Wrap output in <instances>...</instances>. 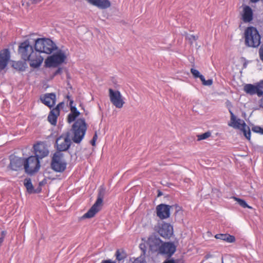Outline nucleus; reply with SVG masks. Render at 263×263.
I'll use <instances>...</instances> for the list:
<instances>
[{
  "instance_id": "1",
  "label": "nucleus",
  "mask_w": 263,
  "mask_h": 263,
  "mask_svg": "<svg viewBox=\"0 0 263 263\" xmlns=\"http://www.w3.org/2000/svg\"><path fill=\"white\" fill-rule=\"evenodd\" d=\"M18 53L22 60L29 61L30 66L34 68L40 67L43 61L40 54L34 51L33 46L28 39L19 44Z\"/></svg>"
},
{
  "instance_id": "2",
  "label": "nucleus",
  "mask_w": 263,
  "mask_h": 263,
  "mask_svg": "<svg viewBox=\"0 0 263 263\" xmlns=\"http://www.w3.org/2000/svg\"><path fill=\"white\" fill-rule=\"evenodd\" d=\"M87 130V124L84 118L78 119L72 124L69 132L71 139L76 143H80L83 139Z\"/></svg>"
},
{
  "instance_id": "3",
  "label": "nucleus",
  "mask_w": 263,
  "mask_h": 263,
  "mask_svg": "<svg viewBox=\"0 0 263 263\" xmlns=\"http://www.w3.org/2000/svg\"><path fill=\"white\" fill-rule=\"evenodd\" d=\"M245 44L249 47H258L261 43V36L255 27H249L245 31Z\"/></svg>"
},
{
  "instance_id": "4",
  "label": "nucleus",
  "mask_w": 263,
  "mask_h": 263,
  "mask_svg": "<svg viewBox=\"0 0 263 263\" xmlns=\"http://www.w3.org/2000/svg\"><path fill=\"white\" fill-rule=\"evenodd\" d=\"M34 47L36 53L50 54L57 49L55 44L50 39L38 38L34 40Z\"/></svg>"
},
{
  "instance_id": "5",
  "label": "nucleus",
  "mask_w": 263,
  "mask_h": 263,
  "mask_svg": "<svg viewBox=\"0 0 263 263\" xmlns=\"http://www.w3.org/2000/svg\"><path fill=\"white\" fill-rule=\"evenodd\" d=\"M105 193V188L102 186H100L96 201L87 212L83 215L81 219L92 218L100 210V206L102 204Z\"/></svg>"
},
{
  "instance_id": "6",
  "label": "nucleus",
  "mask_w": 263,
  "mask_h": 263,
  "mask_svg": "<svg viewBox=\"0 0 263 263\" xmlns=\"http://www.w3.org/2000/svg\"><path fill=\"white\" fill-rule=\"evenodd\" d=\"M40 168V162L37 157L31 156L24 158V170L26 173L32 175Z\"/></svg>"
},
{
  "instance_id": "7",
  "label": "nucleus",
  "mask_w": 263,
  "mask_h": 263,
  "mask_svg": "<svg viewBox=\"0 0 263 263\" xmlns=\"http://www.w3.org/2000/svg\"><path fill=\"white\" fill-rule=\"evenodd\" d=\"M229 112L231 115V120L232 123H229V125L238 128H240V125H241V130L243 132L244 136L247 139L250 140L251 133L249 127L246 125L243 120L239 119L236 120L235 116L231 109H229Z\"/></svg>"
},
{
  "instance_id": "8",
  "label": "nucleus",
  "mask_w": 263,
  "mask_h": 263,
  "mask_svg": "<svg viewBox=\"0 0 263 263\" xmlns=\"http://www.w3.org/2000/svg\"><path fill=\"white\" fill-rule=\"evenodd\" d=\"M63 154L60 152H55L52 158L51 162V167L56 172H63L66 168L67 163L62 161Z\"/></svg>"
},
{
  "instance_id": "9",
  "label": "nucleus",
  "mask_w": 263,
  "mask_h": 263,
  "mask_svg": "<svg viewBox=\"0 0 263 263\" xmlns=\"http://www.w3.org/2000/svg\"><path fill=\"white\" fill-rule=\"evenodd\" d=\"M66 59L65 53L60 50L52 55L49 56L45 61V64L47 67H57L63 63Z\"/></svg>"
},
{
  "instance_id": "10",
  "label": "nucleus",
  "mask_w": 263,
  "mask_h": 263,
  "mask_svg": "<svg viewBox=\"0 0 263 263\" xmlns=\"http://www.w3.org/2000/svg\"><path fill=\"white\" fill-rule=\"evenodd\" d=\"M71 144L70 133L67 132L66 136L62 135L57 139L55 141L56 147L58 151L57 152L61 153V152L68 150Z\"/></svg>"
},
{
  "instance_id": "11",
  "label": "nucleus",
  "mask_w": 263,
  "mask_h": 263,
  "mask_svg": "<svg viewBox=\"0 0 263 263\" xmlns=\"http://www.w3.org/2000/svg\"><path fill=\"white\" fill-rule=\"evenodd\" d=\"M109 96L110 102L117 108H121L123 107L124 102L122 98V95L118 90L115 91L110 88Z\"/></svg>"
},
{
  "instance_id": "12",
  "label": "nucleus",
  "mask_w": 263,
  "mask_h": 263,
  "mask_svg": "<svg viewBox=\"0 0 263 263\" xmlns=\"http://www.w3.org/2000/svg\"><path fill=\"white\" fill-rule=\"evenodd\" d=\"M8 167L14 171L22 170L23 167H24V158L11 156L10 157V163Z\"/></svg>"
},
{
  "instance_id": "13",
  "label": "nucleus",
  "mask_w": 263,
  "mask_h": 263,
  "mask_svg": "<svg viewBox=\"0 0 263 263\" xmlns=\"http://www.w3.org/2000/svg\"><path fill=\"white\" fill-rule=\"evenodd\" d=\"M147 243L149 246V250L152 252H158L162 241L158 236L155 235H152L148 237Z\"/></svg>"
},
{
  "instance_id": "14",
  "label": "nucleus",
  "mask_w": 263,
  "mask_h": 263,
  "mask_svg": "<svg viewBox=\"0 0 263 263\" xmlns=\"http://www.w3.org/2000/svg\"><path fill=\"white\" fill-rule=\"evenodd\" d=\"M176 250V247L173 242H162L158 253L161 254H166L170 258L173 255Z\"/></svg>"
},
{
  "instance_id": "15",
  "label": "nucleus",
  "mask_w": 263,
  "mask_h": 263,
  "mask_svg": "<svg viewBox=\"0 0 263 263\" xmlns=\"http://www.w3.org/2000/svg\"><path fill=\"white\" fill-rule=\"evenodd\" d=\"M158 232L162 237L170 238L173 234V228L170 224L163 222L159 227Z\"/></svg>"
},
{
  "instance_id": "16",
  "label": "nucleus",
  "mask_w": 263,
  "mask_h": 263,
  "mask_svg": "<svg viewBox=\"0 0 263 263\" xmlns=\"http://www.w3.org/2000/svg\"><path fill=\"white\" fill-rule=\"evenodd\" d=\"M172 206L164 204H160L157 206L156 212L157 216L161 219L167 218L170 216V209Z\"/></svg>"
},
{
  "instance_id": "17",
  "label": "nucleus",
  "mask_w": 263,
  "mask_h": 263,
  "mask_svg": "<svg viewBox=\"0 0 263 263\" xmlns=\"http://www.w3.org/2000/svg\"><path fill=\"white\" fill-rule=\"evenodd\" d=\"M10 58V52L9 49L6 48L0 51V72L7 66Z\"/></svg>"
},
{
  "instance_id": "18",
  "label": "nucleus",
  "mask_w": 263,
  "mask_h": 263,
  "mask_svg": "<svg viewBox=\"0 0 263 263\" xmlns=\"http://www.w3.org/2000/svg\"><path fill=\"white\" fill-rule=\"evenodd\" d=\"M35 157L38 159H42L47 156L49 154V151L46 146L43 143H38L33 146Z\"/></svg>"
},
{
  "instance_id": "19",
  "label": "nucleus",
  "mask_w": 263,
  "mask_h": 263,
  "mask_svg": "<svg viewBox=\"0 0 263 263\" xmlns=\"http://www.w3.org/2000/svg\"><path fill=\"white\" fill-rule=\"evenodd\" d=\"M40 99L43 104L51 108L55 104L56 96L54 93H48L41 97Z\"/></svg>"
},
{
  "instance_id": "20",
  "label": "nucleus",
  "mask_w": 263,
  "mask_h": 263,
  "mask_svg": "<svg viewBox=\"0 0 263 263\" xmlns=\"http://www.w3.org/2000/svg\"><path fill=\"white\" fill-rule=\"evenodd\" d=\"M243 90L247 93L250 95L257 94L258 97L263 95V91L262 90H258V88L252 84H245L243 87Z\"/></svg>"
},
{
  "instance_id": "21",
  "label": "nucleus",
  "mask_w": 263,
  "mask_h": 263,
  "mask_svg": "<svg viewBox=\"0 0 263 263\" xmlns=\"http://www.w3.org/2000/svg\"><path fill=\"white\" fill-rule=\"evenodd\" d=\"M242 20L245 23L250 22L253 20V11L250 6H243Z\"/></svg>"
},
{
  "instance_id": "22",
  "label": "nucleus",
  "mask_w": 263,
  "mask_h": 263,
  "mask_svg": "<svg viewBox=\"0 0 263 263\" xmlns=\"http://www.w3.org/2000/svg\"><path fill=\"white\" fill-rule=\"evenodd\" d=\"M90 4L102 9L110 7V3L108 0H86Z\"/></svg>"
},
{
  "instance_id": "23",
  "label": "nucleus",
  "mask_w": 263,
  "mask_h": 263,
  "mask_svg": "<svg viewBox=\"0 0 263 263\" xmlns=\"http://www.w3.org/2000/svg\"><path fill=\"white\" fill-rule=\"evenodd\" d=\"M60 113L58 109H52L49 112L48 116V121L53 125H55L57 122V119Z\"/></svg>"
},
{
  "instance_id": "24",
  "label": "nucleus",
  "mask_w": 263,
  "mask_h": 263,
  "mask_svg": "<svg viewBox=\"0 0 263 263\" xmlns=\"http://www.w3.org/2000/svg\"><path fill=\"white\" fill-rule=\"evenodd\" d=\"M215 237L216 239H221L230 243L235 241V237L229 234H218L215 235Z\"/></svg>"
},
{
  "instance_id": "25",
  "label": "nucleus",
  "mask_w": 263,
  "mask_h": 263,
  "mask_svg": "<svg viewBox=\"0 0 263 263\" xmlns=\"http://www.w3.org/2000/svg\"><path fill=\"white\" fill-rule=\"evenodd\" d=\"M24 185L27 189V192L30 193H36L31 182V179L29 178H26L24 181Z\"/></svg>"
},
{
  "instance_id": "26",
  "label": "nucleus",
  "mask_w": 263,
  "mask_h": 263,
  "mask_svg": "<svg viewBox=\"0 0 263 263\" xmlns=\"http://www.w3.org/2000/svg\"><path fill=\"white\" fill-rule=\"evenodd\" d=\"M259 54L260 60L263 62V44L259 50ZM256 86L258 88V90H261L263 88V80L257 83Z\"/></svg>"
},
{
  "instance_id": "27",
  "label": "nucleus",
  "mask_w": 263,
  "mask_h": 263,
  "mask_svg": "<svg viewBox=\"0 0 263 263\" xmlns=\"http://www.w3.org/2000/svg\"><path fill=\"white\" fill-rule=\"evenodd\" d=\"M116 256L118 261H121L126 257V254L123 250H117L116 252Z\"/></svg>"
},
{
  "instance_id": "28",
  "label": "nucleus",
  "mask_w": 263,
  "mask_h": 263,
  "mask_svg": "<svg viewBox=\"0 0 263 263\" xmlns=\"http://www.w3.org/2000/svg\"><path fill=\"white\" fill-rule=\"evenodd\" d=\"M233 198L235 199V200L237 201L238 203L242 208L252 209V207L249 206L244 200L235 197H233Z\"/></svg>"
},
{
  "instance_id": "29",
  "label": "nucleus",
  "mask_w": 263,
  "mask_h": 263,
  "mask_svg": "<svg viewBox=\"0 0 263 263\" xmlns=\"http://www.w3.org/2000/svg\"><path fill=\"white\" fill-rule=\"evenodd\" d=\"M80 114H78L73 112H70L67 117V122L70 123L72 122H75L77 120L76 118L79 116Z\"/></svg>"
},
{
  "instance_id": "30",
  "label": "nucleus",
  "mask_w": 263,
  "mask_h": 263,
  "mask_svg": "<svg viewBox=\"0 0 263 263\" xmlns=\"http://www.w3.org/2000/svg\"><path fill=\"white\" fill-rule=\"evenodd\" d=\"M12 66L14 68L17 69L20 71H23L24 70V64L21 61L14 62L12 65Z\"/></svg>"
},
{
  "instance_id": "31",
  "label": "nucleus",
  "mask_w": 263,
  "mask_h": 263,
  "mask_svg": "<svg viewBox=\"0 0 263 263\" xmlns=\"http://www.w3.org/2000/svg\"><path fill=\"white\" fill-rule=\"evenodd\" d=\"M211 136V133L210 132H205L202 134L197 135V141H201L209 138Z\"/></svg>"
},
{
  "instance_id": "32",
  "label": "nucleus",
  "mask_w": 263,
  "mask_h": 263,
  "mask_svg": "<svg viewBox=\"0 0 263 263\" xmlns=\"http://www.w3.org/2000/svg\"><path fill=\"white\" fill-rule=\"evenodd\" d=\"M252 130L253 132L255 133H259L261 134L263 130V128L258 126H255L252 128Z\"/></svg>"
},
{
  "instance_id": "33",
  "label": "nucleus",
  "mask_w": 263,
  "mask_h": 263,
  "mask_svg": "<svg viewBox=\"0 0 263 263\" xmlns=\"http://www.w3.org/2000/svg\"><path fill=\"white\" fill-rule=\"evenodd\" d=\"M191 72L195 78H198V77L201 74L198 70L195 69L194 68L191 69Z\"/></svg>"
},
{
  "instance_id": "34",
  "label": "nucleus",
  "mask_w": 263,
  "mask_h": 263,
  "mask_svg": "<svg viewBox=\"0 0 263 263\" xmlns=\"http://www.w3.org/2000/svg\"><path fill=\"white\" fill-rule=\"evenodd\" d=\"M98 138L97 133L96 132L95 135L93 136L92 139L90 141V143L92 146H95L96 145V142Z\"/></svg>"
},
{
  "instance_id": "35",
  "label": "nucleus",
  "mask_w": 263,
  "mask_h": 263,
  "mask_svg": "<svg viewBox=\"0 0 263 263\" xmlns=\"http://www.w3.org/2000/svg\"><path fill=\"white\" fill-rule=\"evenodd\" d=\"M64 103L63 102H60L58 105L53 109H58L59 112L60 113V108H63L64 107Z\"/></svg>"
},
{
  "instance_id": "36",
  "label": "nucleus",
  "mask_w": 263,
  "mask_h": 263,
  "mask_svg": "<svg viewBox=\"0 0 263 263\" xmlns=\"http://www.w3.org/2000/svg\"><path fill=\"white\" fill-rule=\"evenodd\" d=\"M213 84V80L209 79L208 80H205L204 82L203 83V85L205 86H211Z\"/></svg>"
},
{
  "instance_id": "37",
  "label": "nucleus",
  "mask_w": 263,
  "mask_h": 263,
  "mask_svg": "<svg viewBox=\"0 0 263 263\" xmlns=\"http://www.w3.org/2000/svg\"><path fill=\"white\" fill-rule=\"evenodd\" d=\"M70 109L71 112L80 114V112L77 110V108L75 106L73 107H71V108H70Z\"/></svg>"
},
{
  "instance_id": "38",
  "label": "nucleus",
  "mask_w": 263,
  "mask_h": 263,
  "mask_svg": "<svg viewBox=\"0 0 263 263\" xmlns=\"http://www.w3.org/2000/svg\"><path fill=\"white\" fill-rule=\"evenodd\" d=\"M163 263H178V260L173 259H167Z\"/></svg>"
},
{
  "instance_id": "39",
  "label": "nucleus",
  "mask_w": 263,
  "mask_h": 263,
  "mask_svg": "<svg viewBox=\"0 0 263 263\" xmlns=\"http://www.w3.org/2000/svg\"><path fill=\"white\" fill-rule=\"evenodd\" d=\"M67 98L69 100V107H70V108H71V107H73L74 106L73 105V101L72 99H70V96H67Z\"/></svg>"
},
{
  "instance_id": "40",
  "label": "nucleus",
  "mask_w": 263,
  "mask_h": 263,
  "mask_svg": "<svg viewBox=\"0 0 263 263\" xmlns=\"http://www.w3.org/2000/svg\"><path fill=\"white\" fill-rule=\"evenodd\" d=\"M29 2L32 4H36L40 3L42 0H29Z\"/></svg>"
},
{
  "instance_id": "41",
  "label": "nucleus",
  "mask_w": 263,
  "mask_h": 263,
  "mask_svg": "<svg viewBox=\"0 0 263 263\" xmlns=\"http://www.w3.org/2000/svg\"><path fill=\"white\" fill-rule=\"evenodd\" d=\"M101 263H116L115 261H111L110 259L103 260Z\"/></svg>"
},
{
  "instance_id": "42",
  "label": "nucleus",
  "mask_w": 263,
  "mask_h": 263,
  "mask_svg": "<svg viewBox=\"0 0 263 263\" xmlns=\"http://www.w3.org/2000/svg\"><path fill=\"white\" fill-rule=\"evenodd\" d=\"M199 78H200V80L202 82V83L203 84L204 81H205V79L204 77V76L202 74H200L199 77H198Z\"/></svg>"
},
{
  "instance_id": "43",
  "label": "nucleus",
  "mask_w": 263,
  "mask_h": 263,
  "mask_svg": "<svg viewBox=\"0 0 263 263\" xmlns=\"http://www.w3.org/2000/svg\"><path fill=\"white\" fill-rule=\"evenodd\" d=\"M259 104L260 107L263 108V96L259 101Z\"/></svg>"
},
{
  "instance_id": "44",
  "label": "nucleus",
  "mask_w": 263,
  "mask_h": 263,
  "mask_svg": "<svg viewBox=\"0 0 263 263\" xmlns=\"http://www.w3.org/2000/svg\"><path fill=\"white\" fill-rule=\"evenodd\" d=\"M61 68H58L54 72V76H56L59 73H60L61 72Z\"/></svg>"
},
{
  "instance_id": "45",
  "label": "nucleus",
  "mask_w": 263,
  "mask_h": 263,
  "mask_svg": "<svg viewBox=\"0 0 263 263\" xmlns=\"http://www.w3.org/2000/svg\"><path fill=\"white\" fill-rule=\"evenodd\" d=\"M4 240V236H2L1 237H0V246L3 243Z\"/></svg>"
},
{
  "instance_id": "46",
  "label": "nucleus",
  "mask_w": 263,
  "mask_h": 263,
  "mask_svg": "<svg viewBox=\"0 0 263 263\" xmlns=\"http://www.w3.org/2000/svg\"><path fill=\"white\" fill-rule=\"evenodd\" d=\"M247 65V63H244V64H243V67H244V68H246Z\"/></svg>"
},
{
  "instance_id": "47",
  "label": "nucleus",
  "mask_w": 263,
  "mask_h": 263,
  "mask_svg": "<svg viewBox=\"0 0 263 263\" xmlns=\"http://www.w3.org/2000/svg\"><path fill=\"white\" fill-rule=\"evenodd\" d=\"M161 195V193L160 192V193H159V194H158V196H160V195Z\"/></svg>"
},
{
  "instance_id": "48",
  "label": "nucleus",
  "mask_w": 263,
  "mask_h": 263,
  "mask_svg": "<svg viewBox=\"0 0 263 263\" xmlns=\"http://www.w3.org/2000/svg\"><path fill=\"white\" fill-rule=\"evenodd\" d=\"M4 235V232H2V235Z\"/></svg>"
}]
</instances>
